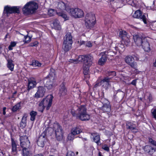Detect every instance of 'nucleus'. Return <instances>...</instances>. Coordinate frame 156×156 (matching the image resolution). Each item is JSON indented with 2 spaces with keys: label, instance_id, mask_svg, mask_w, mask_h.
Wrapping results in <instances>:
<instances>
[{
  "label": "nucleus",
  "instance_id": "0e129e2a",
  "mask_svg": "<svg viewBox=\"0 0 156 156\" xmlns=\"http://www.w3.org/2000/svg\"><path fill=\"white\" fill-rule=\"evenodd\" d=\"M2 47L0 45V53H1L2 51Z\"/></svg>",
  "mask_w": 156,
  "mask_h": 156
},
{
  "label": "nucleus",
  "instance_id": "f257e3e1",
  "mask_svg": "<svg viewBox=\"0 0 156 156\" xmlns=\"http://www.w3.org/2000/svg\"><path fill=\"white\" fill-rule=\"evenodd\" d=\"M71 112L73 116L82 121H87L90 119V115L87 113V108L84 105L79 107L75 106L71 109Z\"/></svg>",
  "mask_w": 156,
  "mask_h": 156
},
{
  "label": "nucleus",
  "instance_id": "e2e57ef3",
  "mask_svg": "<svg viewBox=\"0 0 156 156\" xmlns=\"http://www.w3.org/2000/svg\"><path fill=\"white\" fill-rule=\"evenodd\" d=\"M10 37V36L9 35V34H7L5 36V38H9Z\"/></svg>",
  "mask_w": 156,
  "mask_h": 156
},
{
  "label": "nucleus",
  "instance_id": "338daca9",
  "mask_svg": "<svg viewBox=\"0 0 156 156\" xmlns=\"http://www.w3.org/2000/svg\"><path fill=\"white\" fill-rule=\"evenodd\" d=\"M154 67H156V60L154 64Z\"/></svg>",
  "mask_w": 156,
  "mask_h": 156
},
{
  "label": "nucleus",
  "instance_id": "e433bc0d",
  "mask_svg": "<svg viewBox=\"0 0 156 156\" xmlns=\"http://www.w3.org/2000/svg\"><path fill=\"white\" fill-rule=\"evenodd\" d=\"M22 152L23 156H28L30 153L29 148H23Z\"/></svg>",
  "mask_w": 156,
  "mask_h": 156
},
{
  "label": "nucleus",
  "instance_id": "dca6fc26",
  "mask_svg": "<svg viewBox=\"0 0 156 156\" xmlns=\"http://www.w3.org/2000/svg\"><path fill=\"white\" fill-rule=\"evenodd\" d=\"M45 86L48 89H52L55 86V82L46 78L44 80Z\"/></svg>",
  "mask_w": 156,
  "mask_h": 156
},
{
  "label": "nucleus",
  "instance_id": "6ab92c4d",
  "mask_svg": "<svg viewBox=\"0 0 156 156\" xmlns=\"http://www.w3.org/2000/svg\"><path fill=\"white\" fill-rule=\"evenodd\" d=\"M67 93V90L65 87L64 83H62L60 86L59 90V96L63 97Z\"/></svg>",
  "mask_w": 156,
  "mask_h": 156
},
{
  "label": "nucleus",
  "instance_id": "aec40b11",
  "mask_svg": "<svg viewBox=\"0 0 156 156\" xmlns=\"http://www.w3.org/2000/svg\"><path fill=\"white\" fill-rule=\"evenodd\" d=\"M45 78L55 82L56 79V76L55 70L53 69H51L49 74Z\"/></svg>",
  "mask_w": 156,
  "mask_h": 156
},
{
  "label": "nucleus",
  "instance_id": "bf43d9fd",
  "mask_svg": "<svg viewBox=\"0 0 156 156\" xmlns=\"http://www.w3.org/2000/svg\"><path fill=\"white\" fill-rule=\"evenodd\" d=\"M29 46L30 47H33L35 46V44H34V43H31L30 44Z\"/></svg>",
  "mask_w": 156,
  "mask_h": 156
},
{
  "label": "nucleus",
  "instance_id": "6e6d98bb",
  "mask_svg": "<svg viewBox=\"0 0 156 156\" xmlns=\"http://www.w3.org/2000/svg\"><path fill=\"white\" fill-rule=\"evenodd\" d=\"M6 108L5 107H4L3 108V114L4 115H5L6 114L5 113V110H6Z\"/></svg>",
  "mask_w": 156,
  "mask_h": 156
},
{
  "label": "nucleus",
  "instance_id": "c756f323",
  "mask_svg": "<svg viewBox=\"0 0 156 156\" xmlns=\"http://www.w3.org/2000/svg\"><path fill=\"white\" fill-rule=\"evenodd\" d=\"M27 116V115L26 114H24L20 124V126L22 128H24L26 126V118Z\"/></svg>",
  "mask_w": 156,
  "mask_h": 156
},
{
  "label": "nucleus",
  "instance_id": "423d86ee",
  "mask_svg": "<svg viewBox=\"0 0 156 156\" xmlns=\"http://www.w3.org/2000/svg\"><path fill=\"white\" fill-rule=\"evenodd\" d=\"M55 136L57 140L61 141L62 140V129L58 123H55L53 126Z\"/></svg>",
  "mask_w": 156,
  "mask_h": 156
},
{
  "label": "nucleus",
  "instance_id": "7c9ffc66",
  "mask_svg": "<svg viewBox=\"0 0 156 156\" xmlns=\"http://www.w3.org/2000/svg\"><path fill=\"white\" fill-rule=\"evenodd\" d=\"M11 146L12 152L14 153V154L17 153V145L13 139L11 138Z\"/></svg>",
  "mask_w": 156,
  "mask_h": 156
},
{
  "label": "nucleus",
  "instance_id": "393cba45",
  "mask_svg": "<svg viewBox=\"0 0 156 156\" xmlns=\"http://www.w3.org/2000/svg\"><path fill=\"white\" fill-rule=\"evenodd\" d=\"M144 150L145 152L148 153L150 155H152L155 151L154 148L148 145L145 146Z\"/></svg>",
  "mask_w": 156,
  "mask_h": 156
},
{
  "label": "nucleus",
  "instance_id": "5701e85b",
  "mask_svg": "<svg viewBox=\"0 0 156 156\" xmlns=\"http://www.w3.org/2000/svg\"><path fill=\"white\" fill-rule=\"evenodd\" d=\"M141 46H142L145 51L148 52L150 51V44L147 41V38L144 40V41Z\"/></svg>",
  "mask_w": 156,
  "mask_h": 156
},
{
  "label": "nucleus",
  "instance_id": "412c9836",
  "mask_svg": "<svg viewBox=\"0 0 156 156\" xmlns=\"http://www.w3.org/2000/svg\"><path fill=\"white\" fill-rule=\"evenodd\" d=\"M126 128L130 129L133 132L136 133L138 131L135 124L131 122H128L126 124Z\"/></svg>",
  "mask_w": 156,
  "mask_h": 156
},
{
  "label": "nucleus",
  "instance_id": "3c124183",
  "mask_svg": "<svg viewBox=\"0 0 156 156\" xmlns=\"http://www.w3.org/2000/svg\"><path fill=\"white\" fill-rule=\"evenodd\" d=\"M119 49L120 50H124V47L123 44H121L119 46Z\"/></svg>",
  "mask_w": 156,
  "mask_h": 156
},
{
  "label": "nucleus",
  "instance_id": "a878e982",
  "mask_svg": "<svg viewBox=\"0 0 156 156\" xmlns=\"http://www.w3.org/2000/svg\"><path fill=\"white\" fill-rule=\"evenodd\" d=\"M63 41L69 43H73L72 37L70 33H67L64 37Z\"/></svg>",
  "mask_w": 156,
  "mask_h": 156
},
{
  "label": "nucleus",
  "instance_id": "4d7b16f0",
  "mask_svg": "<svg viewBox=\"0 0 156 156\" xmlns=\"http://www.w3.org/2000/svg\"><path fill=\"white\" fill-rule=\"evenodd\" d=\"M148 99L149 100V101H152V95L151 94H150L148 97Z\"/></svg>",
  "mask_w": 156,
  "mask_h": 156
},
{
  "label": "nucleus",
  "instance_id": "13d9d810",
  "mask_svg": "<svg viewBox=\"0 0 156 156\" xmlns=\"http://www.w3.org/2000/svg\"><path fill=\"white\" fill-rule=\"evenodd\" d=\"M80 45H81L83 44H85V41H80Z\"/></svg>",
  "mask_w": 156,
  "mask_h": 156
},
{
  "label": "nucleus",
  "instance_id": "052dcab7",
  "mask_svg": "<svg viewBox=\"0 0 156 156\" xmlns=\"http://www.w3.org/2000/svg\"><path fill=\"white\" fill-rule=\"evenodd\" d=\"M12 47H12V46H11V45H10L8 47L9 50H12Z\"/></svg>",
  "mask_w": 156,
  "mask_h": 156
},
{
  "label": "nucleus",
  "instance_id": "09e8293b",
  "mask_svg": "<svg viewBox=\"0 0 156 156\" xmlns=\"http://www.w3.org/2000/svg\"><path fill=\"white\" fill-rule=\"evenodd\" d=\"M66 156H75V154L73 152L70 151L67 153Z\"/></svg>",
  "mask_w": 156,
  "mask_h": 156
},
{
  "label": "nucleus",
  "instance_id": "8fccbe9b",
  "mask_svg": "<svg viewBox=\"0 0 156 156\" xmlns=\"http://www.w3.org/2000/svg\"><path fill=\"white\" fill-rule=\"evenodd\" d=\"M53 10L52 9H50L48 11V14L50 16L53 15Z\"/></svg>",
  "mask_w": 156,
  "mask_h": 156
},
{
  "label": "nucleus",
  "instance_id": "c03bdc74",
  "mask_svg": "<svg viewBox=\"0 0 156 156\" xmlns=\"http://www.w3.org/2000/svg\"><path fill=\"white\" fill-rule=\"evenodd\" d=\"M151 112L153 118L156 120V108L152 109Z\"/></svg>",
  "mask_w": 156,
  "mask_h": 156
},
{
  "label": "nucleus",
  "instance_id": "a18cd8bd",
  "mask_svg": "<svg viewBox=\"0 0 156 156\" xmlns=\"http://www.w3.org/2000/svg\"><path fill=\"white\" fill-rule=\"evenodd\" d=\"M107 74L109 76H116V73L115 71H108Z\"/></svg>",
  "mask_w": 156,
  "mask_h": 156
},
{
  "label": "nucleus",
  "instance_id": "5fc2aeb1",
  "mask_svg": "<svg viewBox=\"0 0 156 156\" xmlns=\"http://www.w3.org/2000/svg\"><path fill=\"white\" fill-rule=\"evenodd\" d=\"M136 80H133V81L131 82V84L134 85H136Z\"/></svg>",
  "mask_w": 156,
  "mask_h": 156
},
{
  "label": "nucleus",
  "instance_id": "37998d69",
  "mask_svg": "<svg viewBox=\"0 0 156 156\" xmlns=\"http://www.w3.org/2000/svg\"><path fill=\"white\" fill-rule=\"evenodd\" d=\"M149 142L151 144L156 146V141L153 140L151 138H149Z\"/></svg>",
  "mask_w": 156,
  "mask_h": 156
},
{
  "label": "nucleus",
  "instance_id": "603ef678",
  "mask_svg": "<svg viewBox=\"0 0 156 156\" xmlns=\"http://www.w3.org/2000/svg\"><path fill=\"white\" fill-rule=\"evenodd\" d=\"M86 46L90 47L92 46V44L91 43L90 41H88L85 44Z\"/></svg>",
  "mask_w": 156,
  "mask_h": 156
},
{
  "label": "nucleus",
  "instance_id": "9d476101",
  "mask_svg": "<svg viewBox=\"0 0 156 156\" xmlns=\"http://www.w3.org/2000/svg\"><path fill=\"white\" fill-rule=\"evenodd\" d=\"M125 60L126 63L129 65L131 68L135 70H137V63L134 61V59L133 57L130 55L127 56L125 58Z\"/></svg>",
  "mask_w": 156,
  "mask_h": 156
},
{
  "label": "nucleus",
  "instance_id": "c9c22d12",
  "mask_svg": "<svg viewBox=\"0 0 156 156\" xmlns=\"http://www.w3.org/2000/svg\"><path fill=\"white\" fill-rule=\"evenodd\" d=\"M116 52L115 51H113L112 49H110L107 51H105L104 52V55L106 56H113L116 54Z\"/></svg>",
  "mask_w": 156,
  "mask_h": 156
},
{
  "label": "nucleus",
  "instance_id": "a211bd4d",
  "mask_svg": "<svg viewBox=\"0 0 156 156\" xmlns=\"http://www.w3.org/2000/svg\"><path fill=\"white\" fill-rule=\"evenodd\" d=\"M37 82L35 80L33 77L30 78L28 79L27 90L29 91L30 89L35 87Z\"/></svg>",
  "mask_w": 156,
  "mask_h": 156
},
{
  "label": "nucleus",
  "instance_id": "ea45409f",
  "mask_svg": "<svg viewBox=\"0 0 156 156\" xmlns=\"http://www.w3.org/2000/svg\"><path fill=\"white\" fill-rule=\"evenodd\" d=\"M58 14L59 16H61L65 20L68 19L67 16L65 14L62 12H58Z\"/></svg>",
  "mask_w": 156,
  "mask_h": 156
},
{
  "label": "nucleus",
  "instance_id": "4468645a",
  "mask_svg": "<svg viewBox=\"0 0 156 156\" xmlns=\"http://www.w3.org/2000/svg\"><path fill=\"white\" fill-rule=\"evenodd\" d=\"M133 16L134 18L142 20L144 23H147L146 16L144 15H142V12L140 10L136 11L133 14Z\"/></svg>",
  "mask_w": 156,
  "mask_h": 156
},
{
  "label": "nucleus",
  "instance_id": "f03ea898",
  "mask_svg": "<svg viewBox=\"0 0 156 156\" xmlns=\"http://www.w3.org/2000/svg\"><path fill=\"white\" fill-rule=\"evenodd\" d=\"M37 4L33 2L27 3L23 7V11L24 14H29L34 12L37 9Z\"/></svg>",
  "mask_w": 156,
  "mask_h": 156
},
{
  "label": "nucleus",
  "instance_id": "20e7f679",
  "mask_svg": "<svg viewBox=\"0 0 156 156\" xmlns=\"http://www.w3.org/2000/svg\"><path fill=\"white\" fill-rule=\"evenodd\" d=\"M78 60L79 61L83 62V66L90 67L93 63L94 58L92 56L88 54L80 55Z\"/></svg>",
  "mask_w": 156,
  "mask_h": 156
},
{
  "label": "nucleus",
  "instance_id": "f3484780",
  "mask_svg": "<svg viewBox=\"0 0 156 156\" xmlns=\"http://www.w3.org/2000/svg\"><path fill=\"white\" fill-rule=\"evenodd\" d=\"M45 92V89L43 87L40 86L38 87L37 92L35 94V96L36 98L42 97L44 95Z\"/></svg>",
  "mask_w": 156,
  "mask_h": 156
},
{
  "label": "nucleus",
  "instance_id": "bb28decb",
  "mask_svg": "<svg viewBox=\"0 0 156 156\" xmlns=\"http://www.w3.org/2000/svg\"><path fill=\"white\" fill-rule=\"evenodd\" d=\"M72 44L63 41L62 47L63 49L65 51H69L71 48Z\"/></svg>",
  "mask_w": 156,
  "mask_h": 156
},
{
  "label": "nucleus",
  "instance_id": "58836bf2",
  "mask_svg": "<svg viewBox=\"0 0 156 156\" xmlns=\"http://www.w3.org/2000/svg\"><path fill=\"white\" fill-rule=\"evenodd\" d=\"M37 115V112L34 111H32L30 113V115L31 116L30 120L31 121L34 120L35 118V116Z\"/></svg>",
  "mask_w": 156,
  "mask_h": 156
},
{
  "label": "nucleus",
  "instance_id": "473e14b6",
  "mask_svg": "<svg viewBox=\"0 0 156 156\" xmlns=\"http://www.w3.org/2000/svg\"><path fill=\"white\" fill-rule=\"evenodd\" d=\"M82 131L79 127L73 128L71 130V133L74 136L80 133Z\"/></svg>",
  "mask_w": 156,
  "mask_h": 156
},
{
  "label": "nucleus",
  "instance_id": "2f4dec72",
  "mask_svg": "<svg viewBox=\"0 0 156 156\" xmlns=\"http://www.w3.org/2000/svg\"><path fill=\"white\" fill-rule=\"evenodd\" d=\"M107 59V56L105 55H102L101 57L98 61V64L100 65H103L106 62Z\"/></svg>",
  "mask_w": 156,
  "mask_h": 156
},
{
  "label": "nucleus",
  "instance_id": "4be33fe9",
  "mask_svg": "<svg viewBox=\"0 0 156 156\" xmlns=\"http://www.w3.org/2000/svg\"><path fill=\"white\" fill-rule=\"evenodd\" d=\"M107 102L106 103L103 104V106L101 108V109L104 112H110L111 110V106L109 102L106 100Z\"/></svg>",
  "mask_w": 156,
  "mask_h": 156
},
{
  "label": "nucleus",
  "instance_id": "f704fd0d",
  "mask_svg": "<svg viewBox=\"0 0 156 156\" xmlns=\"http://www.w3.org/2000/svg\"><path fill=\"white\" fill-rule=\"evenodd\" d=\"M59 21L57 20H55L53 22V25L55 28L58 30H60L61 29L60 25L59 24Z\"/></svg>",
  "mask_w": 156,
  "mask_h": 156
},
{
  "label": "nucleus",
  "instance_id": "2eb2a0df",
  "mask_svg": "<svg viewBox=\"0 0 156 156\" xmlns=\"http://www.w3.org/2000/svg\"><path fill=\"white\" fill-rule=\"evenodd\" d=\"M44 133L38 137L37 141V143L38 145L40 147H43L44 146L45 141L46 139V133Z\"/></svg>",
  "mask_w": 156,
  "mask_h": 156
},
{
  "label": "nucleus",
  "instance_id": "6e6552de",
  "mask_svg": "<svg viewBox=\"0 0 156 156\" xmlns=\"http://www.w3.org/2000/svg\"><path fill=\"white\" fill-rule=\"evenodd\" d=\"M69 11L68 12L75 18H81L83 16V12L80 9L71 8L69 9Z\"/></svg>",
  "mask_w": 156,
  "mask_h": 156
},
{
  "label": "nucleus",
  "instance_id": "79ce46f5",
  "mask_svg": "<svg viewBox=\"0 0 156 156\" xmlns=\"http://www.w3.org/2000/svg\"><path fill=\"white\" fill-rule=\"evenodd\" d=\"M24 38L25 39L24 40H23V41L25 43H28L30 41L31 39L30 37L26 36L24 37Z\"/></svg>",
  "mask_w": 156,
  "mask_h": 156
},
{
  "label": "nucleus",
  "instance_id": "1a4fd4ad",
  "mask_svg": "<svg viewBox=\"0 0 156 156\" xmlns=\"http://www.w3.org/2000/svg\"><path fill=\"white\" fill-rule=\"evenodd\" d=\"M147 38L140 34H137L133 35V39L134 41L137 45L141 46L143 43L144 40Z\"/></svg>",
  "mask_w": 156,
  "mask_h": 156
},
{
  "label": "nucleus",
  "instance_id": "f8f14e48",
  "mask_svg": "<svg viewBox=\"0 0 156 156\" xmlns=\"http://www.w3.org/2000/svg\"><path fill=\"white\" fill-rule=\"evenodd\" d=\"M20 146L23 148H27L29 147L30 142L27 136H22L20 137Z\"/></svg>",
  "mask_w": 156,
  "mask_h": 156
},
{
  "label": "nucleus",
  "instance_id": "72a5a7b5",
  "mask_svg": "<svg viewBox=\"0 0 156 156\" xmlns=\"http://www.w3.org/2000/svg\"><path fill=\"white\" fill-rule=\"evenodd\" d=\"M7 66L9 69L11 71L13 70L14 65L13 63V61L11 59L8 60Z\"/></svg>",
  "mask_w": 156,
  "mask_h": 156
},
{
  "label": "nucleus",
  "instance_id": "774afa93",
  "mask_svg": "<svg viewBox=\"0 0 156 156\" xmlns=\"http://www.w3.org/2000/svg\"><path fill=\"white\" fill-rule=\"evenodd\" d=\"M98 155L99 156H102L101 152H99Z\"/></svg>",
  "mask_w": 156,
  "mask_h": 156
},
{
  "label": "nucleus",
  "instance_id": "c85d7f7f",
  "mask_svg": "<svg viewBox=\"0 0 156 156\" xmlns=\"http://www.w3.org/2000/svg\"><path fill=\"white\" fill-rule=\"evenodd\" d=\"M90 67L83 66V73L85 75V80H87L89 79L90 76L88 74Z\"/></svg>",
  "mask_w": 156,
  "mask_h": 156
},
{
  "label": "nucleus",
  "instance_id": "49530a36",
  "mask_svg": "<svg viewBox=\"0 0 156 156\" xmlns=\"http://www.w3.org/2000/svg\"><path fill=\"white\" fill-rule=\"evenodd\" d=\"M74 135L73 134L71 133L69 134L68 136V138L69 140H72L74 138Z\"/></svg>",
  "mask_w": 156,
  "mask_h": 156
},
{
  "label": "nucleus",
  "instance_id": "864d4df0",
  "mask_svg": "<svg viewBox=\"0 0 156 156\" xmlns=\"http://www.w3.org/2000/svg\"><path fill=\"white\" fill-rule=\"evenodd\" d=\"M16 44V43L15 42H11L10 45L12 47H15Z\"/></svg>",
  "mask_w": 156,
  "mask_h": 156
},
{
  "label": "nucleus",
  "instance_id": "0eeeda50",
  "mask_svg": "<svg viewBox=\"0 0 156 156\" xmlns=\"http://www.w3.org/2000/svg\"><path fill=\"white\" fill-rule=\"evenodd\" d=\"M19 9V6L11 7L7 5L4 7V13L6 14L7 16L8 14L12 13H19L20 12Z\"/></svg>",
  "mask_w": 156,
  "mask_h": 156
},
{
  "label": "nucleus",
  "instance_id": "b1692460",
  "mask_svg": "<svg viewBox=\"0 0 156 156\" xmlns=\"http://www.w3.org/2000/svg\"><path fill=\"white\" fill-rule=\"evenodd\" d=\"M58 8L61 10H65L69 12V7L66 6V4L62 2H58Z\"/></svg>",
  "mask_w": 156,
  "mask_h": 156
},
{
  "label": "nucleus",
  "instance_id": "7ed1b4c3",
  "mask_svg": "<svg viewBox=\"0 0 156 156\" xmlns=\"http://www.w3.org/2000/svg\"><path fill=\"white\" fill-rule=\"evenodd\" d=\"M53 98V96L51 94L47 96L45 98L43 99L39 104V107L42 110V112L45 107H46L47 110L49 109L51 105Z\"/></svg>",
  "mask_w": 156,
  "mask_h": 156
},
{
  "label": "nucleus",
  "instance_id": "a19ab883",
  "mask_svg": "<svg viewBox=\"0 0 156 156\" xmlns=\"http://www.w3.org/2000/svg\"><path fill=\"white\" fill-rule=\"evenodd\" d=\"M41 64L37 61H35L34 62H33L32 63V65L35 67L41 66Z\"/></svg>",
  "mask_w": 156,
  "mask_h": 156
},
{
  "label": "nucleus",
  "instance_id": "9b49d317",
  "mask_svg": "<svg viewBox=\"0 0 156 156\" xmlns=\"http://www.w3.org/2000/svg\"><path fill=\"white\" fill-rule=\"evenodd\" d=\"M112 78L107 76L104 77L101 81L100 83L103 88L107 90L110 87L109 83L111 82Z\"/></svg>",
  "mask_w": 156,
  "mask_h": 156
},
{
  "label": "nucleus",
  "instance_id": "69168bd1",
  "mask_svg": "<svg viewBox=\"0 0 156 156\" xmlns=\"http://www.w3.org/2000/svg\"><path fill=\"white\" fill-rule=\"evenodd\" d=\"M34 156H43V155H42V154H36L35 155H34Z\"/></svg>",
  "mask_w": 156,
  "mask_h": 156
},
{
  "label": "nucleus",
  "instance_id": "ddd939ff",
  "mask_svg": "<svg viewBox=\"0 0 156 156\" xmlns=\"http://www.w3.org/2000/svg\"><path fill=\"white\" fill-rule=\"evenodd\" d=\"M119 37L123 40V41L125 45L128 46L130 43V41L129 38L127 36V33L124 30H121L119 32Z\"/></svg>",
  "mask_w": 156,
  "mask_h": 156
},
{
  "label": "nucleus",
  "instance_id": "680f3d73",
  "mask_svg": "<svg viewBox=\"0 0 156 156\" xmlns=\"http://www.w3.org/2000/svg\"><path fill=\"white\" fill-rule=\"evenodd\" d=\"M99 85V83H97L96 84H95L94 85V87H97Z\"/></svg>",
  "mask_w": 156,
  "mask_h": 156
},
{
  "label": "nucleus",
  "instance_id": "4c0bfd02",
  "mask_svg": "<svg viewBox=\"0 0 156 156\" xmlns=\"http://www.w3.org/2000/svg\"><path fill=\"white\" fill-rule=\"evenodd\" d=\"M21 108V105L20 103H18L13 106L12 111L13 112H16L18 110Z\"/></svg>",
  "mask_w": 156,
  "mask_h": 156
},
{
  "label": "nucleus",
  "instance_id": "39448f33",
  "mask_svg": "<svg viewBox=\"0 0 156 156\" xmlns=\"http://www.w3.org/2000/svg\"><path fill=\"white\" fill-rule=\"evenodd\" d=\"M85 25L87 28H91L95 24V18L94 14L87 13L85 18Z\"/></svg>",
  "mask_w": 156,
  "mask_h": 156
},
{
  "label": "nucleus",
  "instance_id": "cd10ccee",
  "mask_svg": "<svg viewBox=\"0 0 156 156\" xmlns=\"http://www.w3.org/2000/svg\"><path fill=\"white\" fill-rule=\"evenodd\" d=\"M92 138H93L94 141L98 144L100 143V136L96 133H93L91 134Z\"/></svg>",
  "mask_w": 156,
  "mask_h": 156
},
{
  "label": "nucleus",
  "instance_id": "de8ad7c7",
  "mask_svg": "<svg viewBox=\"0 0 156 156\" xmlns=\"http://www.w3.org/2000/svg\"><path fill=\"white\" fill-rule=\"evenodd\" d=\"M102 148L105 150L107 152H108L109 151V149L107 145L106 144H105L102 147Z\"/></svg>",
  "mask_w": 156,
  "mask_h": 156
}]
</instances>
